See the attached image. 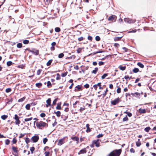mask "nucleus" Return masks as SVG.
<instances>
[{
  "label": "nucleus",
  "instance_id": "obj_1",
  "mask_svg": "<svg viewBox=\"0 0 156 156\" xmlns=\"http://www.w3.org/2000/svg\"><path fill=\"white\" fill-rule=\"evenodd\" d=\"M121 150H116L111 152L109 155L110 156H119L121 152Z\"/></svg>",
  "mask_w": 156,
  "mask_h": 156
},
{
  "label": "nucleus",
  "instance_id": "obj_2",
  "mask_svg": "<svg viewBox=\"0 0 156 156\" xmlns=\"http://www.w3.org/2000/svg\"><path fill=\"white\" fill-rule=\"evenodd\" d=\"M36 126L38 128L41 129L42 127L48 126V124L45 122L41 121L39 122H37Z\"/></svg>",
  "mask_w": 156,
  "mask_h": 156
},
{
  "label": "nucleus",
  "instance_id": "obj_3",
  "mask_svg": "<svg viewBox=\"0 0 156 156\" xmlns=\"http://www.w3.org/2000/svg\"><path fill=\"white\" fill-rule=\"evenodd\" d=\"M101 141V140L99 139L94 140L92 142V145L90 146V147H93L94 146H93L94 145H95L96 147H99L100 146V142Z\"/></svg>",
  "mask_w": 156,
  "mask_h": 156
},
{
  "label": "nucleus",
  "instance_id": "obj_4",
  "mask_svg": "<svg viewBox=\"0 0 156 156\" xmlns=\"http://www.w3.org/2000/svg\"><path fill=\"white\" fill-rule=\"evenodd\" d=\"M120 101H121V100L119 98H118L112 101L111 102L112 105H115Z\"/></svg>",
  "mask_w": 156,
  "mask_h": 156
},
{
  "label": "nucleus",
  "instance_id": "obj_5",
  "mask_svg": "<svg viewBox=\"0 0 156 156\" xmlns=\"http://www.w3.org/2000/svg\"><path fill=\"white\" fill-rule=\"evenodd\" d=\"M39 139V137L38 135H35L31 138V140L34 143L37 142Z\"/></svg>",
  "mask_w": 156,
  "mask_h": 156
},
{
  "label": "nucleus",
  "instance_id": "obj_6",
  "mask_svg": "<svg viewBox=\"0 0 156 156\" xmlns=\"http://www.w3.org/2000/svg\"><path fill=\"white\" fill-rule=\"evenodd\" d=\"M14 119L16 121L15 123L16 125H19L20 123V121L19 120V118L17 115H15L14 116Z\"/></svg>",
  "mask_w": 156,
  "mask_h": 156
},
{
  "label": "nucleus",
  "instance_id": "obj_7",
  "mask_svg": "<svg viewBox=\"0 0 156 156\" xmlns=\"http://www.w3.org/2000/svg\"><path fill=\"white\" fill-rule=\"evenodd\" d=\"M116 20V16L115 15L110 16L108 18V20L109 21H115Z\"/></svg>",
  "mask_w": 156,
  "mask_h": 156
},
{
  "label": "nucleus",
  "instance_id": "obj_8",
  "mask_svg": "<svg viewBox=\"0 0 156 156\" xmlns=\"http://www.w3.org/2000/svg\"><path fill=\"white\" fill-rule=\"evenodd\" d=\"M64 138H62L59 140L58 145L59 146H61L64 143Z\"/></svg>",
  "mask_w": 156,
  "mask_h": 156
},
{
  "label": "nucleus",
  "instance_id": "obj_9",
  "mask_svg": "<svg viewBox=\"0 0 156 156\" xmlns=\"http://www.w3.org/2000/svg\"><path fill=\"white\" fill-rule=\"evenodd\" d=\"M47 104L46 105V107L47 108L49 106H51V99L50 98H48L46 101Z\"/></svg>",
  "mask_w": 156,
  "mask_h": 156
},
{
  "label": "nucleus",
  "instance_id": "obj_10",
  "mask_svg": "<svg viewBox=\"0 0 156 156\" xmlns=\"http://www.w3.org/2000/svg\"><path fill=\"white\" fill-rule=\"evenodd\" d=\"M124 21L126 22L129 23H133L132 20H130L129 18H125L124 19Z\"/></svg>",
  "mask_w": 156,
  "mask_h": 156
},
{
  "label": "nucleus",
  "instance_id": "obj_11",
  "mask_svg": "<svg viewBox=\"0 0 156 156\" xmlns=\"http://www.w3.org/2000/svg\"><path fill=\"white\" fill-rule=\"evenodd\" d=\"M30 52L35 55H37L39 53V51L38 50L31 51Z\"/></svg>",
  "mask_w": 156,
  "mask_h": 156
},
{
  "label": "nucleus",
  "instance_id": "obj_12",
  "mask_svg": "<svg viewBox=\"0 0 156 156\" xmlns=\"http://www.w3.org/2000/svg\"><path fill=\"white\" fill-rule=\"evenodd\" d=\"M139 112L140 114L145 113L146 112V111L145 109L141 108H140L139 109Z\"/></svg>",
  "mask_w": 156,
  "mask_h": 156
},
{
  "label": "nucleus",
  "instance_id": "obj_13",
  "mask_svg": "<svg viewBox=\"0 0 156 156\" xmlns=\"http://www.w3.org/2000/svg\"><path fill=\"white\" fill-rule=\"evenodd\" d=\"M86 152V149L85 148H84L81 150L78 153L79 154H83L85 153Z\"/></svg>",
  "mask_w": 156,
  "mask_h": 156
},
{
  "label": "nucleus",
  "instance_id": "obj_14",
  "mask_svg": "<svg viewBox=\"0 0 156 156\" xmlns=\"http://www.w3.org/2000/svg\"><path fill=\"white\" fill-rule=\"evenodd\" d=\"M71 139L74 141H76V143L78 144L79 142V138L75 136L74 137H72Z\"/></svg>",
  "mask_w": 156,
  "mask_h": 156
},
{
  "label": "nucleus",
  "instance_id": "obj_15",
  "mask_svg": "<svg viewBox=\"0 0 156 156\" xmlns=\"http://www.w3.org/2000/svg\"><path fill=\"white\" fill-rule=\"evenodd\" d=\"M61 105V102L58 103L57 104V106L56 107V109H58V110L61 109V106H60Z\"/></svg>",
  "mask_w": 156,
  "mask_h": 156
},
{
  "label": "nucleus",
  "instance_id": "obj_16",
  "mask_svg": "<svg viewBox=\"0 0 156 156\" xmlns=\"http://www.w3.org/2000/svg\"><path fill=\"white\" fill-rule=\"evenodd\" d=\"M12 149L13 151L16 154L17 153L18 150H17V148L16 147H12Z\"/></svg>",
  "mask_w": 156,
  "mask_h": 156
},
{
  "label": "nucleus",
  "instance_id": "obj_17",
  "mask_svg": "<svg viewBox=\"0 0 156 156\" xmlns=\"http://www.w3.org/2000/svg\"><path fill=\"white\" fill-rule=\"evenodd\" d=\"M98 68H95L94 70L92 71V73L96 74L97 72L98 71Z\"/></svg>",
  "mask_w": 156,
  "mask_h": 156
},
{
  "label": "nucleus",
  "instance_id": "obj_18",
  "mask_svg": "<svg viewBox=\"0 0 156 156\" xmlns=\"http://www.w3.org/2000/svg\"><path fill=\"white\" fill-rule=\"evenodd\" d=\"M119 68L122 71H124V70L126 69V66H120L119 67Z\"/></svg>",
  "mask_w": 156,
  "mask_h": 156
},
{
  "label": "nucleus",
  "instance_id": "obj_19",
  "mask_svg": "<svg viewBox=\"0 0 156 156\" xmlns=\"http://www.w3.org/2000/svg\"><path fill=\"white\" fill-rule=\"evenodd\" d=\"M137 65L141 68H143L144 67V65L140 62H138Z\"/></svg>",
  "mask_w": 156,
  "mask_h": 156
},
{
  "label": "nucleus",
  "instance_id": "obj_20",
  "mask_svg": "<svg viewBox=\"0 0 156 156\" xmlns=\"http://www.w3.org/2000/svg\"><path fill=\"white\" fill-rule=\"evenodd\" d=\"M55 113L56 114L57 116L59 117L60 116L61 112L59 111H58L56 112H55Z\"/></svg>",
  "mask_w": 156,
  "mask_h": 156
},
{
  "label": "nucleus",
  "instance_id": "obj_21",
  "mask_svg": "<svg viewBox=\"0 0 156 156\" xmlns=\"http://www.w3.org/2000/svg\"><path fill=\"white\" fill-rule=\"evenodd\" d=\"M136 145L137 147H139L141 145V143L140 141V139H138V141L136 142Z\"/></svg>",
  "mask_w": 156,
  "mask_h": 156
},
{
  "label": "nucleus",
  "instance_id": "obj_22",
  "mask_svg": "<svg viewBox=\"0 0 156 156\" xmlns=\"http://www.w3.org/2000/svg\"><path fill=\"white\" fill-rule=\"evenodd\" d=\"M133 71L134 73H137L139 71V69L138 68H135L133 69Z\"/></svg>",
  "mask_w": 156,
  "mask_h": 156
},
{
  "label": "nucleus",
  "instance_id": "obj_23",
  "mask_svg": "<svg viewBox=\"0 0 156 156\" xmlns=\"http://www.w3.org/2000/svg\"><path fill=\"white\" fill-rule=\"evenodd\" d=\"M8 117V116L4 115L1 116V118L3 120H5Z\"/></svg>",
  "mask_w": 156,
  "mask_h": 156
},
{
  "label": "nucleus",
  "instance_id": "obj_24",
  "mask_svg": "<svg viewBox=\"0 0 156 156\" xmlns=\"http://www.w3.org/2000/svg\"><path fill=\"white\" fill-rule=\"evenodd\" d=\"M52 60L51 59L49 60L48 61L47 63V66H49V65H50L52 62Z\"/></svg>",
  "mask_w": 156,
  "mask_h": 156
},
{
  "label": "nucleus",
  "instance_id": "obj_25",
  "mask_svg": "<svg viewBox=\"0 0 156 156\" xmlns=\"http://www.w3.org/2000/svg\"><path fill=\"white\" fill-rule=\"evenodd\" d=\"M42 85V84L41 83H39L36 84V86L38 87H40Z\"/></svg>",
  "mask_w": 156,
  "mask_h": 156
},
{
  "label": "nucleus",
  "instance_id": "obj_26",
  "mask_svg": "<svg viewBox=\"0 0 156 156\" xmlns=\"http://www.w3.org/2000/svg\"><path fill=\"white\" fill-rule=\"evenodd\" d=\"M64 56V54L63 53L60 54L58 55V57L59 58H62Z\"/></svg>",
  "mask_w": 156,
  "mask_h": 156
},
{
  "label": "nucleus",
  "instance_id": "obj_27",
  "mask_svg": "<svg viewBox=\"0 0 156 156\" xmlns=\"http://www.w3.org/2000/svg\"><path fill=\"white\" fill-rule=\"evenodd\" d=\"M45 156H50V153L49 151H46L44 153Z\"/></svg>",
  "mask_w": 156,
  "mask_h": 156
},
{
  "label": "nucleus",
  "instance_id": "obj_28",
  "mask_svg": "<svg viewBox=\"0 0 156 156\" xmlns=\"http://www.w3.org/2000/svg\"><path fill=\"white\" fill-rule=\"evenodd\" d=\"M33 118L32 117H31L29 118H26L24 119V121L25 122H28L29 121L31 120Z\"/></svg>",
  "mask_w": 156,
  "mask_h": 156
},
{
  "label": "nucleus",
  "instance_id": "obj_29",
  "mask_svg": "<svg viewBox=\"0 0 156 156\" xmlns=\"http://www.w3.org/2000/svg\"><path fill=\"white\" fill-rule=\"evenodd\" d=\"M121 38V37H116L114 38V40L115 41H119L120 40Z\"/></svg>",
  "mask_w": 156,
  "mask_h": 156
},
{
  "label": "nucleus",
  "instance_id": "obj_30",
  "mask_svg": "<svg viewBox=\"0 0 156 156\" xmlns=\"http://www.w3.org/2000/svg\"><path fill=\"white\" fill-rule=\"evenodd\" d=\"M151 128L149 127H147L145 128L144 130L147 132H148Z\"/></svg>",
  "mask_w": 156,
  "mask_h": 156
},
{
  "label": "nucleus",
  "instance_id": "obj_31",
  "mask_svg": "<svg viewBox=\"0 0 156 156\" xmlns=\"http://www.w3.org/2000/svg\"><path fill=\"white\" fill-rule=\"evenodd\" d=\"M25 108L27 110H29L30 109V105L29 104H28L26 106Z\"/></svg>",
  "mask_w": 156,
  "mask_h": 156
},
{
  "label": "nucleus",
  "instance_id": "obj_32",
  "mask_svg": "<svg viewBox=\"0 0 156 156\" xmlns=\"http://www.w3.org/2000/svg\"><path fill=\"white\" fill-rule=\"evenodd\" d=\"M17 46L18 48H21L22 47V44L21 43H19L17 44Z\"/></svg>",
  "mask_w": 156,
  "mask_h": 156
},
{
  "label": "nucleus",
  "instance_id": "obj_33",
  "mask_svg": "<svg viewBox=\"0 0 156 156\" xmlns=\"http://www.w3.org/2000/svg\"><path fill=\"white\" fill-rule=\"evenodd\" d=\"M25 142L27 144H28L30 142L29 139L27 137L25 139Z\"/></svg>",
  "mask_w": 156,
  "mask_h": 156
},
{
  "label": "nucleus",
  "instance_id": "obj_34",
  "mask_svg": "<svg viewBox=\"0 0 156 156\" xmlns=\"http://www.w3.org/2000/svg\"><path fill=\"white\" fill-rule=\"evenodd\" d=\"M108 76V74L107 73H105L104 74H103L102 76H101V78L102 79H104L106 77Z\"/></svg>",
  "mask_w": 156,
  "mask_h": 156
},
{
  "label": "nucleus",
  "instance_id": "obj_35",
  "mask_svg": "<svg viewBox=\"0 0 156 156\" xmlns=\"http://www.w3.org/2000/svg\"><path fill=\"white\" fill-rule=\"evenodd\" d=\"M47 141L48 139L47 138H44L43 140V143L44 144H45L47 142Z\"/></svg>",
  "mask_w": 156,
  "mask_h": 156
},
{
  "label": "nucleus",
  "instance_id": "obj_36",
  "mask_svg": "<svg viewBox=\"0 0 156 156\" xmlns=\"http://www.w3.org/2000/svg\"><path fill=\"white\" fill-rule=\"evenodd\" d=\"M12 62L11 61H8L7 62V65L8 66H10L12 65Z\"/></svg>",
  "mask_w": 156,
  "mask_h": 156
},
{
  "label": "nucleus",
  "instance_id": "obj_37",
  "mask_svg": "<svg viewBox=\"0 0 156 156\" xmlns=\"http://www.w3.org/2000/svg\"><path fill=\"white\" fill-rule=\"evenodd\" d=\"M128 120V117H127V116H126L125 117L123 118V121L125 122L127 121Z\"/></svg>",
  "mask_w": 156,
  "mask_h": 156
},
{
  "label": "nucleus",
  "instance_id": "obj_38",
  "mask_svg": "<svg viewBox=\"0 0 156 156\" xmlns=\"http://www.w3.org/2000/svg\"><path fill=\"white\" fill-rule=\"evenodd\" d=\"M57 77L56 78V80H59L60 79V75L58 73H57L56 74Z\"/></svg>",
  "mask_w": 156,
  "mask_h": 156
},
{
  "label": "nucleus",
  "instance_id": "obj_39",
  "mask_svg": "<svg viewBox=\"0 0 156 156\" xmlns=\"http://www.w3.org/2000/svg\"><path fill=\"white\" fill-rule=\"evenodd\" d=\"M131 95H136V96H140V94L138 92H136L134 93H131Z\"/></svg>",
  "mask_w": 156,
  "mask_h": 156
},
{
  "label": "nucleus",
  "instance_id": "obj_40",
  "mask_svg": "<svg viewBox=\"0 0 156 156\" xmlns=\"http://www.w3.org/2000/svg\"><path fill=\"white\" fill-rule=\"evenodd\" d=\"M58 99V98H56L53 101V105H55L56 104V102L57 101Z\"/></svg>",
  "mask_w": 156,
  "mask_h": 156
},
{
  "label": "nucleus",
  "instance_id": "obj_41",
  "mask_svg": "<svg viewBox=\"0 0 156 156\" xmlns=\"http://www.w3.org/2000/svg\"><path fill=\"white\" fill-rule=\"evenodd\" d=\"M55 30L56 32H59L60 31V29L59 27H56L55 29Z\"/></svg>",
  "mask_w": 156,
  "mask_h": 156
},
{
  "label": "nucleus",
  "instance_id": "obj_42",
  "mask_svg": "<svg viewBox=\"0 0 156 156\" xmlns=\"http://www.w3.org/2000/svg\"><path fill=\"white\" fill-rule=\"evenodd\" d=\"M11 91V89L10 88H7L5 90V91L7 93H9Z\"/></svg>",
  "mask_w": 156,
  "mask_h": 156
},
{
  "label": "nucleus",
  "instance_id": "obj_43",
  "mask_svg": "<svg viewBox=\"0 0 156 156\" xmlns=\"http://www.w3.org/2000/svg\"><path fill=\"white\" fill-rule=\"evenodd\" d=\"M30 151H31V153H33V152L35 148L34 147H31L30 148Z\"/></svg>",
  "mask_w": 156,
  "mask_h": 156
},
{
  "label": "nucleus",
  "instance_id": "obj_44",
  "mask_svg": "<svg viewBox=\"0 0 156 156\" xmlns=\"http://www.w3.org/2000/svg\"><path fill=\"white\" fill-rule=\"evenodd\" d=\"M95 40L97 41H99L100 40V38L99 36H97L95 37Z\"/></svg>",
  "mask_w": 156,
  "mask_h": 156
},
{
  "label": "nucleus",
  "instance_id": "obj_45",
  "mask_svg": "<svg viewBox=\"0 0 156 156\" xmlns=\"http://www.w3.org/2000/svg\"><path fill=\"white\" fill-rule=\"evenodd\" d=\"M117 92L119 93L121 92V88L120 87H118L117 90Z\"/></svg>",
  "mask_w": 156,
  "mask_h": 156
},
{
  "label": "nucleus",
  "instance_id": "obj_46",
  "mask_svg": "<svg viewBox=\"0 0 156 156\" xmlns=\"http://www.w3.org/2000/svg\"><path fill=\"white\" fill-rule=\"evenodd\" d=\"M29 42L28 40H25L23 41V43L25 44H27L29 43Z\"/></svg>",
  "mask_w": 156,
  "mask_h": 156
},
{
  "label": "nucleus",
  "instance_id": "obj_47",
  "mask_svg": "<svg viewBox=\"0 0 156 156\" xmlns=\"http://www.w3.org/2000/svg\"><path fill=\"white\" fill-rule=\"evenodd\" d=\"M67 72H66L64 73H62L61 74V76L62 77H64L66 76L67 74Z\"/></svg>",
  "mask_w": 156,
  "mask_h": 156
},
{
  "label": "nucleus",
  "instance_id": "obj_48",
  "mask_svg": "<svg viewBox=\"0 0 156 156\" xmlns=\"http://www.w3.org/2000/svg\"><path fill=\"white\" fill-rule=\"evenodd\" d=\"M82 49V48H78V49L77 50V52L78 53H80Z\"/></svg>",
  "mask_w": 156,
  "mask_h": 156
},
{
  "label": "nucleus",
  "instance_id": "obj_49",
  "mask_svg": "<svg viewBox=\"0 0 156 156\" xmlns=\"http://www.w3.org/2000/svg\"><path fill=\"white\" fill-rule=\"evenodd\" d=\"M10 143V141L9 140H5V144L6 145H8Z\"/></svg>",
  "mask_w": 156,
  "mask_h": 156
},
{
  "label": "nucleus",
  "instance_id": "obj_50",
  "mask_svg": "<svg viewBox=\"0 0 156 156\" xmlns=\"http://www.w3.org/2000/svg\"><path fill=\"white\" fill-rule=\"evenodd\" d=\"M25 99V98L23 97V98H21L19 99L18 100V101L19 102H22V101H23Z\"/></svg>",
  "mask_w": 156,
  "mask_h": 156
},
{
  "label": "nucleus",
  "instance_id": "obj_51",
  "mask_svg": "<svg viewBox=\"0 0 156 156\" xmlns=\"http://www.w3.org/2000/svg\"><path fill=\"white\" fill-rule=\"evenodd\" d=\"M98 87H99V88L100 89H102V88L101 87V83H98Z\"/></svg>",
  "mask_w": 156,
  "mask_h": 156
},
{
  "label": "nucleus",
  "instance_id": "obj_52",
  "mask_svg": "<svg viewBox=\"0 0 156 156\" xmlns=\"http://www.w3.org/2000/svg\"><path fill=\"white\" fill-rule=\"evenodd\" d=\"M12 142L13 144H15L17 142V140L15 138H14L12 140Z\"/></svg>",
  "mask_w": 156,
  "mask_h": 156
},
{
  "label": "nucleus",
  "instance_id": "obj_53",
  "mask_svg": "<svg viewBox=\"0 0 156 156\" xmlns=\"http://www.w3.org/2000/svg\"><path fill=\"white\" fill-rule=\"evenodd\" d=\"M41 69H39L37 70V75H39L41 73Z\"/></svg>",
  "mask_w": 156,
  "mask_h": 156
},
{
  "label": "nucleus",
  "instance_id": "obj_54",
  "mask_svg": "<svg viewBox=\"0 0 156 156\" xmlns=\"http://www.w3.org/2000/svg\"><path fill=\"white\" fill-rule=\"evenodd\" d=\"M40 116L42 117H44L45 116V114L44 113H42L40 114Z\"/></svg>",
  "mask_w": 156,
  "mask_h": 156
},
{
  "label": "nucleus",
  "instance_id": "obj_55",
  "mask_svg": "<svg viewBox=\"0 0 156 156\" xmlns=\"http://www.w3.org/2000/svg\"><path fill=\"white\" fill-rule=\"evenodd\" d=\"M103 135L102 134H99L97 136V137L98 138H99L100 137H101L103 136Z\"/></svg>",
  "mask_w": 156,
  "mask_h": 156
},
{
  "label": "nucleus",
  "instance_id": "obj_56",
  "mask_svg": "<svg viewBox=\"0 0 156 156\" xmlns=\"http://www.w3.org/2000/svg\"><path fill=\"white\" fill-rule=\"evenodd\" d=\"M25 135V134L21 133L20 135V136H19V138H22Z\"/></svg>",
  "mask_w": 156,
  "mask_h": 156
},
{
  "label": "nucleus",
  "instance_id": "obj_57",
  "mask_svg": "<svg viewBox=\"0 0 156 156\" xmlns=\"http://www.w3.org/2000/svg\"><path fill=\"white\" fill-rule=\"evenodd\" d=\"M98 84H95L93 86V87L94 89L96 90L97 88L98 87Z\"/></svg>",
  "mask_w": 156,
  "mask_h": 156
},
{
  "label": "nucleus",
  "instance_id": "obj_58",
  "mask_svg": "<svg viewBox=\"0 0 156 156\" xmlns=\"http://www.w3.org/2000/svg\"><path fill=\"white\" fill-rule=\"evenodd\" d=\"M85 109V108L84 107H81L80 109V111L81 112H82V111L84 110Z\"/></svg>",
  "mask_w": 156,
  "mask_h": 156
},
{
  "label": "nucleus",
  "instance_id": "obj_59",
  "mask_svg": "<svg viewBox=\"0 0 156 156\" xmlns=\"http://www.w3.org/2000/svg\"><path fill=\"white\" fill-rule=\"evenodd\" d=\"M83 37H79L78 38V40L79 41H81L83 40Z\"/></svg>",
  "mask_w": 156,
  "mask_h": 156
},
{
  "label": "nucleus",
  "instance_id": "obj_60",
  "mask_svg": "<svg viewBox=\"0 0 156 156\" xmlns=\"http://www.w3.org/2000/svg\"><path fill=\"white\" fill-rule=\"evenodd\" d=\"M98 64L99 65H102L104 64V62H99L98 63Z\"/></svg>",
  "mask_w": 156,
  "mask_h": 156
},
{
  "label": "nucleus",
  "instance_id": "obj_61",
  "mask_svg": "<svg viewBox=\"0 0 156 156\" xmlns=\"http://www.w3.org/2000/svg\"><path fill=\"white\" fill-rule=\"evenodd\" d=\"M76 88L78 89V90H77V91H79L81 89V87L80 86L78 85L76 86Z\"/></svg>",
  "mask_w": 156,
  "mask_h": 156
},
{
  "label": "nucleus",
  "instance_id": "obj_62",
  "mask_svg": "<svg viewBox=\"0 0 156 156\" xmlns=\"http://www.w3.org/2000/svg\"><path fill=\"white\" fill-rule=\"evenodd\" d=\"M127 115L129 117H131L132 115V113H131L129 112H128Z\"/></svg>",
  "mask_w": 156,
  "mask_h": 156
},
{
  "label": "nucleus",
  "instance_id": "obj_63",
  "mask_svg": "<svg viewBox=\"0 0 156 156\" xmlns=\"http://www.w3.org/2000/svg\"><path fill=\"white\" fill-rule=\"evenodd\" d=\"M130 151L131 153H134L135 152V151L134 149L133 148H131L130 150Z\"/></svg>",
  "mask_w": 156,
  "mask_h": 156
},
{
  "label": "nucleus",
  "instance_id": "obj_64",
  "mask_svg": "<svg viewBox=\"0 0 156 156\" xmlns=\"http://www.w3.org/2000/svg\"><path fill=\"white\" fill-rule=\"evenodd\" d=\"M114 46L115 47H118L119 46V44H118V43H115L114 44Z\"/></svg>",
  "mask_w": 156,
  "mask_h": 156
}]
</instances>
